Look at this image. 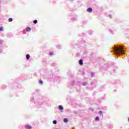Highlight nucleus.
Here are the masks:
<instances>
[{
	"label": "nucleus",
	"mask_w": 129,
	"mask_h": 129,
	"mask_svg": "<svg viewBox=\"0 0 129 129\" xmlns=\"http://www.w3.org/2000/svg\"><path fill=\"white\" fill-rule=\"evenodd\" d=\"M114 52L115 55L117 56L119 55H123L124 52H125V48H124V46L123 45H120L119 46H115L113 48Z\"/></svg>",
	"instance_id": "1"
},
{
	"label": "nucleus",
	"mask_w": 129,
	"mask_h": 129,
	"mask_svg": "<svg viewBox=\"0 0 129 129\" xmlns=\"http://www.w3.org/2000/svg\"><path fill=\"white\" fill-rule=\"evenodd\" d=\"M81 84L83 86H86L88 83L87 82H84L82 84L80 82H77V85H78V86H81Z\"/></svg>",
	"instance_id": "2"
},
{
	"label": "nucleus",
	"mask_w": 129,
	"mask_h": 129,
	"mask_svg": "<svg viewBox=\"0 0 129 129\" xmlns=\"http://www.w3.org/2000/svg\"><path fill=\"white\" fill-rule=\"evenodd\" d=\"M79 64L82 66L83 65V60L82 59H80L79 61Z\"/></svg>",
	"instance_id": "3"
},
{
	"label": "nucleus",
	"mask_w": 129,
	"mask_h": 129,
	"mask_svg": "<svg viewBox=\"0 0 129 129\" xmlns=\"http://www.w3.org/2000/svg\"><path fill=\"white\" fill-rule=\"evenodd\" d=\"M25 128L26 129H32V126H31L30 125H26L25 126Z\"/></svg>",
	"instance_id": "4"
},
{
	"label": "nucleus",
	"mask_w": 129,
	"mask_h": 129,
	"mask_svg": "<svg viewBox=\"0 0 129 129\" xmlns=\"http://www.w3.org/2000/svg\"><path fill=\"white\" fill-rule=\"evenodd\" d=\"M92 11H93V9L90 7L88 8L87 10V12H88V13H91Z\"/></svg>",
	"instance_id": "5"
},
{
	"label": "nucleus",
	"mask_w": 129,
	"mask_h": 129,
	"mask_svg": "<svg viewBox=\"0 0 129 129\" xmlns=\"http://www.w3.org/2000/svg\"><path fill=\"white\" fill-rule=\"evenodd\" d=\"M58 109H59V110H63L64 108H63V106L60 105L58 106Z\"/></svg>",
	"instance_id": "6"
},
{
	"label": "nucleus",
	"mask_w": 129,
	"mask_h": 129,
	"mask_svg": "<svg viewBox=\"0 0 129 129\" xmlns=\"http://www.w3.org/2000/svg\"><path fill=\"white\" fill-rule=\"evenodd\" d=\"M30 31H31V28L30 27H27L26 28V32H30Z\"/></svg>",
	"instance_id": "7"
},
{
	"label": "nucleus",
	"mask_w": 129,
	"mask_h": 129,
	"mask_svg": "<svg viewBox=\"0 0 129 129\" xmlns=\"http://www.w3.org/2000/svg\"><path fill=\"white\" fill-rule=\"evenodd\" d=\"M94 75H95V73H91V77H94Z\"/></svg>",
	"instance_id": "8"
},
{
	"label": "nucleus",
	"mask_w": 129,
	"mask_h": 129,
	"mask_svg": "<svg viewBox=\"0 0 129 129\" xmlns=\"http://www.w3.org/2000/svg\"><path fill=\"white\" fill-rule=\"evenodd\" d=\"M26 59L27 60H29V59H30V54L26 55Z\"/></svg>",
	"instance_id": "9"
},
{
	"label": "nucleus",
	"mask_w": 129,
	"mask_h": 129,
	"mask_svg": "<svg viewBox=\"0 0 129 129\" xmlns=\"http://www.w3.org/2000/svg\"><path fill=\"white\" fill-rule=\"evenodd\" d=\"M39 84L43 85V81H42V80H39Z\"/></svg>",
	"instance_id": "10"
},
{
	"label": "nucleus",
	"mask_w": 129,
	"mask_h": 129,
	"mask_svg": "<svg viewBox=\"0 0 129 129\" xmlns=\"http://www.w3.org/2000/svg\"><path fill=\"white\" fill-rule=\"evenodd\" d=\"M99 119H100L99 116H97V117H96L95 118V120H97L98 121H99Z\"/></svg>",
	"instance_id": "11"
},
{
	"label": "nucleus",
	"mask_w": 129,
	"mask_h": 129,
	"mask_svg": "<svg viewBox=\"0 0 129 129\" xmlns=\"http://www.w3.org/2000/svg\"><path fill=\"white\" fill-rule=\"evenodd\" d=\"M64 122H68V119L65 118L63 119Z\"/></svg>",
	"instance_id": "12"
},
{
	"label": "nucleus",
	"mask_w": 129,
	"mask_h": 129,
	"mask_svg": "<svg viewBox=\"0 0 129 129\" xmlns=\"http://www.w3.org/2000/svg\"><path fill=\"white\" fill-rule=\"evenodd\" d=\"M52 122L53 124H57V120H54Z\"/></svg>",
	"instance_id": "13"
},
{
	"label": "nucleus",
	"mask_w": 129,
	"mask_h": 129,
	"mask_svg": "<svg viewBox=\"0 0 129 129\" xmlns=\"http://www.w3.org/2000/svg\"><path fill=\"white\" fill-rule=\"evenodd\" d=\"M4 31V28L3 27H0V32Z\"/></svg>",
	"instance_id": "14"
},
{
	"label": "nucleus",
	"mask_w": 129,
	"mask_h": 129,
	"mask_svg": "<svg viewBox=\"0 0 129 129\" xmlns=\"http://www.w3.org/2000/svg\"><path fill=\"white\" fill-rule=\"evenodd\" d=\"M33 23L34 24H37L38 23V21H37V20H35L33 21Z\"/></svg>",
	"instance_id": "15"
},
{
	"label": "nucleus",
	"mask_w": 129,
	"mask_h": 129,
	"mask_svg": "<svg viewBox=\"0 0 129 129\" xmlns=\"http://www.w3.org/2000/svg\"><path fill=\"white\" fill-rule=\"evenodd\" d=\"M56 48H57V49H61V45H57Z\"/></svg>",
	"instance_id": "16"
},
{
	"label": "nucleus",
	"mask_w": 129,
	"mask_h": 129,
	"mask_svg": "<svg viewBox=\"0 0 129 129\" xmlns=\"http://www.w3.org/2000/svg\"><path fill=\"white\" fill-rule=\"evenodd\" d=\"M8 21L9 22H13V18H9Z\"/></svg>",
	"instance_id": "17"
},
{
	"label": "nucleus",
	"mask_w": 129,
	"mask_h": 129,
	"mask_svg": "<svg viewBox=\"0 0 129 129\" xmlns=\"http://www.w3.org/2000/svg\"><path fill=\"white\" fill-rule=\"evenodd\" d=\"M2 49V46L0 45V53H2V52H3V49Z\"/></svg>",
	"instance_id": "18"
},
{
	"label": "nucleus",
	"mask_w": 129,
	"mask_h": 129,
	"mask_svg": "<svg viewBox=\"0 0 129 129\" xmlns=\"http://www.w3.org/2000/svg\"><path fill=\"white\" fill-rule=\"evenodd\" d=\"M108 17H109L110 19H112V17L111 16V15H110V14L108 15Z\"/></svg>",
	"instance_id": "19"
},
{
	"label": "nucleus",
	"mask_w": 129,
	"mask_h": 129,
	"mask_svg": "<svg viewBox=\"0 0 129 129\" xmlns=\"http://www.w3.org/2000/svg\"><path fill=\"white\" fill-rule=\"evenodd\" d=\"M42 62H43V63H46V62H47V60L43 59V60H42Z\"/></svg>",
	"instance_id": "20"
},
{
	"label": "nucleus",
	"mask_w": 129,
	"mask_h": 129,
	"mask_svg": "<svg viewBox=\"0 0 129 129\" xmlns=\"http://www.w3.org/2000/svg\"><path fill=\"white\" fill-rule=\"evenodd\" d=\"M49 54L50 56H52L53 52H49Z\"/></svg>",
	"instance_id": "21"
},
{
	"label": "nucleus",
	"mask_w": 129,
	"mask_h": 129,
	"mask_svg": "<svg viewBox=\"0 0 129 129\" xmlns=\"http://www.w3.org/2000/svg\"><path fill=\"white\" fill-rule=\"evenodd\" d=\"M30 100H31V101H34V97H31Z\"/></svg>",
	"instance_id": "22"
},
{
	"label": "nucleus",
	"mask_w": 129,
	"mask_h": 129,
	"mask_svg": "<svg viewBox=\"0 0 129 129\" xmlns=\"http://www.w3.org/2000/svg\"><path fill=\"white\" fill-rule=\"evenodd\" d=\"M99 114H102V111H100L99 112Z\"/></svg>",
	"instance_id": "23"
},
{
	"label": "nucleus",
	"mask_w": 129,
	"mask_h": 129,
	"mask_svg": "<svg viewBox=\"0 0 129 129\" xmlns=\"http://www.w3.org/2000/svg\"><path fill=\"white\" fill-rule=\"evenodd\" d=\"M76 19L75 17H74L72 19V21H75Z\"/></svg>",
	"instance_id": "24"
},
{
	"label": "nucleus",
	"mask_w": 129,
	"mask_h": 129,
	"mask_svg": "<svg viewBox=\"0 0 129 129\" xmlns=\"http://www.w3.org/2000/svg\"><path fill=\"white\" fill-rule=\"evenodd\" d=\"M74 83H75V82L74 81L72 83V85H74Z\"/></svg>",
	"instance_id": "25"
},
{
	"label": "nucleus",
	"mask_w": 129,
	"mask_h": 129,
	"mask_svg": "<svg viewBox=\"0 0 129 129\" xmlns=\"http://www.w3.org/2000/svg\"><path fill=\"white\" fill-rule=\"evenodd\" d=\"M109 32H111V34H112V33H113V32H112V30H111L109 29Z\"/></svg>",
	"instance_id": "26"
},
{
	"label": "nucleus",
	"mask_w": 129,
	"mask_h": 129,
	"mask_svg": "<svg viewBox=\"0 0 129 129\" xmlns=\"http://www.w3.org/2000/svg\"><path fill=\"white\" fill-rule=\"evenodd\" d=\"M2 43H3V40H0V45H2Z\"/></svg>",
	"instance_id": "27"
},
{
	"label": "nucleus",
	"mask_w": 129,
	"mask_h": 129,
	"mask_svg": "<svg viewBox=\"0 0 129 129\" xmlns=\"http://www.w3.org/2000/svg\"><path fill=\"white\" fill-rule=\"evenodd\" d=\"M90 35H91L92 34V31H90V33H89Z\"/></svg>",
	"instance_id": "28"
},
{
	"label": "nucleus",
	"mask_w": 129,
	"mask_h": 129,
	"mask_svg": "<svg viewBox=\"0 0 129 129\" xmlns=\"http://www.w3.org/2000/svg\"><path fill=\"white\" fill-rule=\"evenodd\" d=\"M35 76H37V74L36 73L35 74Z\"/></svg>",
	"instance_id": "29"
},
{
	"label": "nucleus",
	"mask_w": 129,
	"mask_h": 129,
	"mask_svg": "<svg viewBox=\"0 0 129 129\" xmlns=\"http://www.w3.org/2000/svg\"><path fill=\"white\" fill-rule=\"evenodd\" d=\"M54 65H55V64H52V66H54Z\"/></svg>",
	"instance_id": "30"
},
{
	"label": "nucleus",
	"mask_w": 129,
	"mask_h": 129,
	"mask_svg": "<svg viewBox=\"0 0 129 129\" xmlns=\"http://www.w3.org/2000/svg\"><path fill=\"white\" fill-rule=\"evenodd\" d=\"M52 76H51V77H49V78H52Z\"/></svg>",
	"instance_id": "31"
},
{
	"label": "nucleus",
	"mask_w": 129,
	"mask_h": 129,
	"mask_svg": "<svg viewBox=\"0 0 129 129\" xmlns=\"http://www.w3.org/2000/svg\"><path fill=\"white\" fill-rule=\"evenodd\" d=\"M114 91L116 92V90H115Z\"/></svg>",
	"instance_id": "32"
}]
</instances>
